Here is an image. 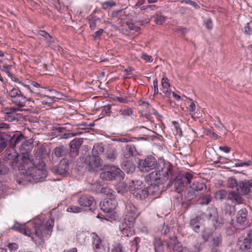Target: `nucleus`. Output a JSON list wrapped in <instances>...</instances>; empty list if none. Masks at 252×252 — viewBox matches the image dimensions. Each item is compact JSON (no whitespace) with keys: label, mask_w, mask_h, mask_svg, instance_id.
<instances>
[{"label":"nucleus","mask_w":252,"mask_h":252,"mask_svg":"<svg viewBox=\"0 0 252 252\" xmlns=\"http://www.w3.org/2000/svg\"><path fill=\"white\" fill-rule=\"evenodd\" d=\"M54 222L53 219H50L45 225L40 219L35 220L27 224H21L16 222L12 227V229L31 237L32 239L36 238H42L51 235Z\"/></svg>","instance_id":"obj_1"},{"label":"nucleus","mask_w":252,"mask_h":252,"mask_svg":"<svg viewBox=\"0 0 252 252\" xmlns=\"http://www.w3.org/2000/svg\"><path fill=\"white\" fill-rule=\"evenodd\" d=\"M5 157L9 160L10 163L13 167H17L21 173L31 170L36 161H34L33 158L28 153H22V155L19 156L15 151H11L6 153Z\"/></svg>","instance_id":"obj_2"},{"label":"nucleus","mask_w":252,"mask_h":252,"mask_svg":"<svg viewBox=\"0 0 252 252\" xmlns=\"http://www.w3.org/2000/svg\"><path fill=\"white\" fill-rule=\"evenodd\" d=\"M171 166L169 163H165L164 160L158 163L155 171L149 175L151 181L158 184H164L169 179V175L171 174Z\"/></svg>","instance_id":"obj_3"},{"label":"nucleus","mask_w":252,"mask_h":252,"mask_svg":"<svg viewBox=\"0 0 252 252\" xmlns=\"http://www.w3.org/2000/svg\"><path fill=\"white\" fill-rule=\"evenodd\" d=\"M23 174L31 177L35 182L43 181L47 175L45 162L43 161H38L31 170L23 172Z\"/></svg>","instance_id":"obj_4"},{"label":"nucleus","mask_w":252,"mask_h":252,"mask_svg":"<svg viewBox=\"0 0 252 252\" xmlns=\"http://www.w3.org/2000/svg\"><path fill=\"white\" fill-rule=\"evenodd\" d=\"M199 218L202 221L210 223L216 229L223 226V223L219 221L217 209L214 207H209L205 212L201 213L199 215Z\"/></svg>","instance_id":"obj_5"},{"label":"nucleus","mask_w":252,"mask_h":252,"mask_svg":"<svg viewBox=\"0 0 252 252\" xmlns=\"http://www.w3.org/2000/svg\"><path fill=\"white\" fill-rule=\"evenodd\" d=\"M103 151L104 149L102 146H96L93 149L92 155L86 157L85 163L88 166L89 171H94L101 166V159L98 155L103 153Z\"/></svg>","instance_id":"obj_6"},{"label":"nucleus","mask_w":252,"mask_h":252,"mask_svg":"<svg viewBox=\"0 0 252 252\" xmlns=\"http://www.w3.org/2000/svg\"><path fill=\"white\" fill-rule=\"evenodd\" d=\"M7 98L17 107L22 108L25 106V103L28 101H31V98L26 97L18 87H14L9 92L6 91Z\"/></svg>","instance_id":"obj_7"},{"label":"nucleus","mask_w":252,"mask_h":252,"mask_svg":"<svg viewBox=\"0 0 252 252\" xmlns=\"http://www.w3.org/2000/svg\"><path fill=\"white\" fill-rule=\"evenodd\" d=\"M184 178L187 181L189 185V192L193 193V196L196 194V192L202 190L206 188V185L202 183H199L195 181L193 174L187 172L185 174Z\"/></svg>","instance_id":"obj_8"},{"label":"nucleus","mask_w":252,"mask_h":252,"mask_svg":"<svg viewBox=\"0 0 252 252\" xmlns=\"http://www.w3.org/2000/svg\"><path fill=\"white\" fill-rule=\"evenodd\" d=\"M123 172L120 168L113 166L110 167L109 170L101 172L100 177L101 179L105 180H120L123 178Z\"/></svg>","instance_id":"obj_9"},{"label":"nucleus","mask_w":252,"mask_h":252,"mask_svg":"<svg viewBox=\"0 0 252 252\" xmlns=\"http://www.w3.org/2000/svg\"><path fill=\"white\" fill-rule=\"evenodd\" d=\"M92 237L94 252H109L110 248L108 243L101 240L95 233L92 234Z\"/></svg>","instance_id":"obj_10"},{"label":"nucleus","mask_w":252,"mask_h":252,"mask_svg":"<svg viewBox=\"0 0 252 252\" xmlns=\"http://www.w3.org/2000/svg\"><path fill=\"white\" fill-rule=\"evenodd\" d=\"M158 164L156 158L150 156L144 160H140L139 162V166L140 170L143 172H148L150 170L157 169Z\"/></svg>","instance_id":"obj_11"},{"label":"nucleus","mask_w":252,"mask_h":252,"mask_svg":"<svg viewBox=\"0 0 252 252\" xmlns=\"http://www.w3.org/2000/svg\"><path fill=\"white\" fill-rule=\"evenodd\" d=\"M82 143L83 140L81 138H75L69 143L70 151L69 156L70 161H73L78 156Z\"/></svg>","instance_id":"obj_12"},{"label":"nucleus","mask_w":252,"mask_h":252,"mask_svg":"<svg viewBox=\"0 0 252 252\" xmlns=\"http://www.w3.org/2000/svg\"><path fill=\"white\" fill-rule=\"evenodd\" d=\"M126 215L123 220L130 224H134L135 220L139 215L137 209L133 205L128 204L126 205Z\"/></svg>","instance_id":"obj_13"},{"label":"nucleus","mask_w":252,"mask_h":252,"mask_svg":"<svg viewBox=\"0 0 252 252\" xmlns=\"http://www.w3.org/2000/svg\"><path fill=\"white\" fill-rule=\"evenodd\" d=\"M79 205L84 207H89L91 211L95 209V202L94 198L89 194L81 195L78 199Z\"/></svg>","instance_id":"obj_14"},{"label":"nucleus","mask_w":252,"mask_h":252,"mask_svg":"<svg viewBox=\"0 0 252 252\" xmlns=\"http://www.w3.org/2000/svg\"><path fill=\"white\" fill-rule=\"evenodd\" d=\"M131 193L135 198L139 200L145 199L149 195L147 188L138 184L134 185Z\"/></svg>","instance_id":"obj_15"},{"label":"nucleus","mask_w":252,"mask_h":252,"mask_svg":"<svg viewBox=\"0 0 252 252\" xmlns=\"http://www.w3.org/2000/svg\"><path fill=\"white\" fill-rule=\"evenodd\" d=\"M134 224H130L129 222L122 220L119 224V229L124 236L130 237L134 234L133 228Z\"/></svg>","instance_id":"obj_16"},{"label":"nucleus","mask_w":252,"mask_h":252,"mask_svg":"<svg viewBox=\"0 0 252 252\" xmlns=\"http://www.w3.org/2000/svg\"><path fill=\"white\" fill-rule=\"evenodd\" d=\"M239 250L243 252H252V241L245 238L239 239L237 243Z\"/></svg>","instance_id":"obj_17"},{"label":"nucleus","mask_w":252,"mask_h":252,"mask_svg":"<svg viewBox=\"0 0 252 252\" xmlns=\"http://www.w3.org/2000/svg\"><path fill=\"white\" fill-rule=\"evenodd\" d=\"M148 191V194H151L156 196H158L163 190L162 184H158L157 182L152 183L150 186L147 188Z\"/></svg>","instance_id":"obj_18"},{"label":"nucleus","mask_w":252,"mask_h":252,"mask_svg":"<svg viewBox=\"0 0 252 252\" xmlns=\"http://www.w3.org/2000/svg\"><path fill=\"white\" fill-rule=\"evenodd\" d=\"M24 136L22 134H19L17 136H13L10 139L9 145L12 147H15L20 144V150H22V148L24 147L25 146L28 147L27 144H23V141H24Z\"/></svg>","instance_id":"obj_19"},{"label":"nucleus","mask_w":252,"mask_h":252,"mask_svg":"<svg viewBox=\"0 0 252 252\" xmlns=\"http://www.w3.org/2000/svg\"><path fill=\"white\" fill-rule=\"evenodd\" d=\"M113 200L112 199L104 200L100 203V209L103 213H110L112 212L115 208V206L112 204Z\"/></svg>","instance_id":"obj_20"},{"label":"nucleus","mask_w":252,"mask_h":252,"mask_svg":"<svg viewBox=\"0 0 252 252\" xmlns=\"http://www.w3.org/2000/svg\"><path fill=\"white\" fill-rule=\"evenodd\" d=\"M248 213L246 208L240 209L237 213V222L241 224H245L247 220Z\"/></svg>","instance_id":"obj_21"},{"label":"nucleus","mask_w":252,"mask_h":252,"mask_svg":"<svg viewBox=\"0 0 252 252\" xmlns=\"http://www.w3.org/2000/svg\"><path fill=\"white\" fill-rule=\"evenodd\" d=\"M227 200H231L235 204H241L243 201L241 194L235 191H230L228 193Z\"/></svg>","instance_id":"obj_22"},{"label":"nucleus","mask_w":252,"mask_h":252,"mask_svg":"<svg viewBox=\"0 0 252 252\" xmlns=\"http://www.w3.org/2000/svg\"><path fill=\"white\" fill-rule=\"evenodd\" d=\"M221 236L220 235L213 237L210 245L212 252H217L218 251V248L221 244Z\"/></svg>","instance_id":"obj_23"},{"label":"nucleus","mask_w":252,"mask_h":252,"mask_svg":"<svg viewBox=\"0 0 252 252\" xmlns=\"http://www.w3.org/2000/svg\"><path fill=\"white\" fill-rule=\"evenodd\" d=\"M49 155L46 149L45 148H40L38 149L34 154L35 157V161L37 162L39 161H43L42 159L45 158Z\"/></svg>","instance_id":"obj_24"},{"label":"nucleus","mask_w":252,"mask_h":252,"mask_svg":"<svg viewBox=\"0 0 252 252\" xmlns=\"http://www.w3.org/2000/svg\"><path fill=\"white\" fill-rule=\"evenodd\" d=\"M136 150L133 145L127 144L124 152V156L127 160L130 156H135Z\"/></svg>","instance_id":"obj_25"},{"label":"nucleus","mask_w":252,"mask_h":252,"mask_svg":"<svg viewBox=\"0 0 252 252\" xmlns=\"http://www.w3.org/2000/svg\"><path fill=\"white\" fill-rule=\"evenodd\" d=\"M37 35L41 39H43L47 43V46H49L53 42L52 37L44 31H39Z\"/></svg>","instance_id":"obj_26"},{"label":"nucleus","mask_w":252,"mask_h":252,"mask_svg":"<svg viewBox=\"0 0 252 252\" xmlns=\"http://www.w3.org/2000/svg\"><path fill=\"white\" fill-rule=\"evenodd\" d=\"M185 174L183 175V178L180 179L177 177L174 181V186L176 188V191L179 193L182 190V188L184 186V183H188L187 181L184 178Z\"/></svg>","instance_id":"obj_27"},{"label":"nucleus","mask_w":252,"mask_h":252,"mask_svg":"<svg viewBox=\"0 0 252 252\" xmlns=\"http://www.w3.org/2000/svg\"><path fill=\"white\" fill-rule=\"evenodd\" d=\"M173 242L174 243L173 252H189V250L186 247H182L181 243L176 239H173Z\"/></svg>","instance_id":"obj_28"},{"label":"nucleus","mask_w":252,"mask_h":252,"mask_svg":"<svg viewBox=\"0 0 252 252\" xmlns=\"http://www.w3.org/2000/svg\"><path fill=\"white\" fill-rule=\"evenodd\" d=\"M199 215L191 219L190 221V225L191 228L196 232H198L200 227V221Z\"/></svg>","instance_id":"obj_29"},{"label":"nucleus","mask_w":252,"mask_h":252,"mask_svg":"<svg viewBox=\"0 0 252 252\" xmlns=\"http://www.w3.org/2000/svg\"><path fill=\"white\" fill-rule=\"evenodd\" d=\"M117 156V150L115 148H110L105 153V158L111 161L116 158Z\"/></svg>","instance_id":"obj_30"},{"label":"nucleus","mask_w":252,"mask_h":252,"mask_svg":"<svg viewBox=\"0 0 252 252\" xmlns=\"http://www.w3.org/2000/svg\"><path fill=\"white\" fill-rule=\"evenodd\" d=\"M154 250L155 252H164L163 243L159 238H155L154 240Z\"/></svg>","instance_id":"obj_31"},{"label":"nucleus","mask_w":252,"mask_h":252,"mask_svg":"<svg viewBox=\"0 0 252 252\" xmlns=\"http://www.w3.org/2000/svg\"><path fill=\"white\" fill-rule=\"evenodd\" d=\"M52 171L56 174H59L64 176H66L68 173L67 169L65 167H63V166L61 165L60 164L58 166L53 167L52 168Z\"/></svg>","instance_id":"obj_32"},{"label":"nucleus","mask_w":252,"mask_h":252,"mask_svg":"<svg viewBox=\"0 0 252 252\" xmlns=\"http://www.w3.org/2000/svg\"><path fill=\"white\" fill-rule=\"evenodd\" d=\"M55 156L58 158H61L65 156L66 154V149L63 145H60L54 149Z\"/></svg>","instance_id":"obj_33"},{"label":"nucleus","mask_w":252,"mask_h":252,"mask_svg":"<svg viewBox=\"0 0 252 252\" xmlns=\"http://www.w3.org/2000/svg\"><path fill=\"white\" fill-rule=\"evenodd\" d=\"M122 168L127 173H132L135 170V166L130 162L126 160L125 163L122 164Z\"/></svg>","instance_id":"obj_34"},{"label":"nucleus","mask_w":252,"mask_h":252,"mask_svg":"<svg viewBox=\"0 0 252 252\" xmlns=\"http://www.w3.org/2000/svg\"><path fill=\"white\" fill-rule=\"evenodd\" d=\"M237 190L244 194H247L250 191V189H248L245 181L239 183Z\"/></svg>","instance_id":"obj_35"},{"label":"nucleus","mask_w":252,"mask_h":252,"mask_svg":"<svg viewBox=\"0 0 252 252\" xmlns=\"http://www.w3.org/2000/svg\"><path fill=\"white\" fill-rule=\"evenodd\" d=\"M101 192L106 195L109 199H112L114 196L115 192L110 188L106 187L101 189Z\"/></svg>","instance_id":"obj_36"},{"label":"nucleus","mask_w":252,"mask_h":252,"mask_svg":"<svg viewBox=\"0 0 252 252\" xmlns=\"http://www.w3.org/2000/svg\"><path fill=\"white\" fill-rule=\"evenodd\" d=\"M228 193L225 190H220L215 193V198L217 200H222L227 198Z\"/></svg>","instance_id":"obj_37"},{"label":"nucleus","mask_w":252,"mask_h":252,"mask_svg":"<svg viewBox=\"0 0 252 252\" xmlns=\"http://www.w3.org/2000/svg\"><path fill=\"white\" fill-rule=\"evenodd\" d=\"M237 181L233 177H229L227 179V186L229 188H233L234 187H238V186Z\"/></svg>","instance_id":"obj_38"},{"label":"nucleus","mask_w":252,"mask_h":252,"mask_svg":"<svg viewBox=\"0 0 252 252\" xmlns=\"http://www.w3.org/2000/svg\"><path fill=\"white\" fill-rule=\"evenodd\" d=\"M154 21L156 24L158 25L163 24L165 20V17L160 14H157L154 16Z\"/></svg>","instance_id":"obj_39"},{"label":"nucleus","mask_w":252,"mask_h":252,"mask_svg":"<svg viewBox=\"0 0 252 252\" xmlns=\"http://www.w3.org/2000/svg\"><path fill=\"white\" fill-rule=\"evenodd\" d=\"M111 252H126V251L121 244H116L113 246Z\"/></svg>","instance_id":"obj_40"},{"label":"nucleus","mask_w":252,"mask_h":252,"mask_svg":"<svg viewBox=\"0 0 252 252\" xmlns=\"http://www.w3.org/2000/svg\"><path fill=\"white\" fill-rule=\"evenodd\" d=\"M104 215L103 216L105 217V219L109 221H112L113 220H116V217H117L115 213L114 212V210L110 213H104Z\"/></svg>","instance_id":"obj_41"},{"label":"nucleus","mask_w":252,"mask_h":252,"mask_svg":"<svg viewBox=\"0 0 252 252\" xmlns=\"http://www.w3.org/2000/svg\"><path fill=\"white\" fill-rule=\"evenodd\" d=\"M111 106L109 104L103 106L101 109L102 116H109L110 115Z\"/></svg>","instance_id":"obj_42"},{"label":"nucleus","mask_w":252,"mask_h":252,"mask_svg":"<svg viewBox=\"0 0 252 252\" xmlns=\"http://www.w3.org/2000/svg\"><path fill=\"white\" fill-rule=\"evenodd\" d=\"M116 5V2L112 0L106 1L102 3V8L106 9Z\"/></svg>","instance_id":"obj_43"},{"label":"nucleus","mask_w":252,"mask_h":252,"mask_svg":"<svg viewBox=\"0 0 252 252\" xmlns=\"http://www.w3.org/2000/svg\"><path fill=\"white\" fill-rule=\"evenodd\" d=\"M7 140L1 135H0V152L3 150L6 147Z\"/></svg>","instance_id":"obj_44"},{"label":"nucleus","mask_w":252,"mask_h":252,"mask_svg":"<svg viewBox=\"0 0 252 252\" xmlns=\"http://www.w3.org/2000/svg\"><path fill=\"white\" fill-rule=\"evenodd\" d=\"M120 114L123 116H129L132 114V111L131 108H127L124 110H120Z\"/></svg>","instance_id":"obj_45"},{"label":"nucleus","mask_w":252,"mask_h":252,"mask_svg":"<svg viewBox=\"0 0 252 252\" xmlns=\"http://www.w3.org/2000/svg\"><path fill=\"white\" fill-rule=\"evenodd\" d=\"M97 19L95 18H91L89 20V23L90 25V28L91 30H94L96 27V22L97 21Z\"/></svg>","instance_id":"obj_46"},{"label":"nucleus","mask_w":252,"mask_h":252,"mask_svg":"<svg viewBox=\"0 0 252 252\" xmlns=\"http://www.w3.org/2000/svg\"><path fill=\"white\" fill-rule=\"evenodd\" d=\"M161 85L163 89H169L170 87V83L169 80L167 77H163L162 79Z\"/></svg>","instance_id":"obj_47"},{"label":"nucleus","mask_w":252,"mask_h":252,"mask_svg":"<svg viewBox=\"0 0 252 252\" xmlns=\"http://www.w3.org/2000/svg\"><path fill=\"white\" fill-rule=\"evenodd\" d=\"M211 201V197L210 195H204L202 198V201L200 202L201 205H207Z\"/></svg>","instance_id":"obj_48"},{"label":"nucleus","mask_w":252,"mask_h":252,"mask_svg":"<svg viewBox=\"0 0 252 252\" xmlns=\"http://www.w3.org/2000/svg\"><path fill=\"white\" fill-rule=\"evenodd\" d=\"M141 58L143 59L146 62H152L153 61V59L151 56L148 55L144 53H142L141 54Z\"/></svg>","instance_id":"obj_49"},{"label":"nucleus","mask_w":252,"mask_h":252,"mask_svg":"<svg viewBox=\"0 0 252 252\" xmlns=\"http://www.w3.org/2000/svg\"><path fill=\"white\" fill-rule=\"evenodd\" d=\"M81 209L76 206H71L68 207L67 209V211L72 213H77L80 212Z\"/></svg>","instance_id":"obj_50"},{"label":"nucleus","mask_w":252,"mask_h":252,"mask_svg":"<svg viewBox=\"0 0 252 252\" xmlns=\"http://www.w3.org/2000/svg\"><path fill=\"white\" fill-rule=\"evenodd\" d=\"M204 24L208 29L211 30L213 28V22L210 18H208L205 20Z\"/></svg>","instance_id":"obj_51"},{"label":"nucleus","mask_w":252,"mask_h":252,"mask_svg":"<svg viewBox=\"0 0 252 252\" xmlns=\"http://www.w3.org/2000/svg\"><path fill=\"white\" fill-rule=\"evenodd\" d=\"M174 128L176 130V134L179 135V136H182V131L181 127H180L179 124L177 122H174Z\"/></svg>","instance_id":"obj_52"},{"label":"nucleus","mask_w":252,"mask_h":252,"mask_svg":"<svg viewBox=\"0 0 252 252\" xmlns=\"http://www.w3.org/2000/svg\"><path fill=\"white\" fill-rule=\"evenodd\" d=\"M72 162V161H70V157H69V159H63L60 161L59 164L61 165H62L63 167H65L67 169L69 163Z\"/></svg>","instance_id":"obj_53"},{"label":"nucleus","mask_w":252,"mask_h":252,"mask_svg":"<svg viewBox=\"0 0 252 252\" xmlns=\"http://www.w3.org/2000/svg\"><path fill=\"white\" fill-rule=\"evenodd\" d=\"M81 133H82V132H79L78 133H77V132L66 133L63 134V138L67 139V138L76 136L77 135H79Z\"/></svg>","instance_id":"obj_54"},{"label":"nucleus","mask_w":252,"mask_h":252,"mask_svg":"<svg viewBox=\"0 0 252 252\" xmlns=\"http://www.w3.org/2000/svg\"><path fill=\"white\" fill-rule=\"evenodd\" d=\"M8 168L3 164H0V174H5L7 173Z\"/></svg>","instance_id":"obj_55"},{"label":"nucleus","mask_w":252,"mask_h":252,"mask_svg":"<svg viewBox=\"0 0 252 252\" xmlns=\"http://www.w3.org/2000/svg\"><path fill=\"white\" fill-rule=\"evenodd\" d=\"M126 24L128 26V28L130 30H135V31H137L139 29V27L135 26L133 23L126 22Z\"/></svg>","instance_id":"obj_56"},{"label":"nucleus","mask_w":252,"mask_h":252,"mask_svg":"<svg viewBox=\"0 0 252 252\" xmlns=\"http://www.w3.org/2000/svg\"><path fill=\"white\" fill-rule=\"evenodd\" d=\"M210 236L211 234L209 232L206 231L205 230L202 232V237L205 241H207L209 240Z\"/></svg>","instance_id":"obj_57"},{"label":"nucleus","mask_w":252,"mask_h":252,"mask_svg":"<svg viewBox=\"0 0 252 252\" xmlns=\"http://www.w3.org/2000/svg\"><path fill=\"white\" fill-rule=\"evenodd\" d=\"M8 247L11 252H15L18 249L17 245L14 243L9 244Z\"/></svg>","instance_id":"obj_58"},{"label":"nucleus","mask_w":252,"mask_h":252,"mask_svg":"<svg viewBox=\"0 0 252 252\" xmlns=\"http://www.w3.org/2000/svg\"><path fill=\"white\" fill-rule=\"evenodd\" d=\"M206 132L207 135H210L215 139H217L219 137L218 135L214 131H212L210 129L207 130Z\"/></svg>","instance_id":"obj_59"},{"label":"nucleus","mask_w":252,"mask_h":252,"mask_svg":"<svg viewBox=\"0 0 252 252\" xmlns=\"http://www.w3.org/2000/svg\"><path fill=\"white\" fill-rule=\"evenodd\" d=\"M153 87L154 89V94L155 95L158 93V80L156 79L153 81Z\"/></svg>","instance_id":"obj_60"},{"label":"nucleus","mask_w":252,"mask_h":252,"mask_svg":"<svg viewBox=\"0 0 252 252\" xmlns=\"http://www.w3.org/2000/svg\"><path fill=\"white\" fill-rule=\"evenodd\" d=\"M181 2L182 3L185 2L187 4H189L195 8H197V7H198L197 4L195 2L190 0H183L181 1Z\"/></svg>","instance_id":"obj_61"},{"label":"nucleus","mask_w":252,"mask_h":252,"mask_svg":"<svg viewBox=\"0 0 252 252\" xmlns=\"http://www.w3.org/2000/svg\"><path fill=\"white\" fill-rule=\"evenodd\" d=\"M251 165V162L250 161V160L243 162L241 163H237L235 164V167H240V166H250Z\"/></svg>","instance_id":"obj_62"},{"label":"nucleus","mask_w":252,"mask_h":252,"mask_svg":"<svg viewBox=\"0 0 252 252\" xmlns=\"http://www.w3.org/2000/svg\"><path fill=\"white\" fill-rule=\"evenodd\" d=\"M103 32V30L102 29H99L97 31L95 32L94 34L93 35V37L94 38H96L97 37H99L101 35Z\"/></svg>","instance_id":"obj_63"},{"label":"nucleus","mask_w":252,"mask_h":252,"mask_svg":"<svg viewBox=\"0 0 252 252\" xmlns=\"http://www.w3.org/2000/svg\"><path fill=\"white\" fill-rule=\"evenodd\" d=\"M219 122L218 124H215V126L218 129L219 133L221 134L223 132V126L220 121Z\"/></svg>","instance_id":"obj_64"}]
</instances>
